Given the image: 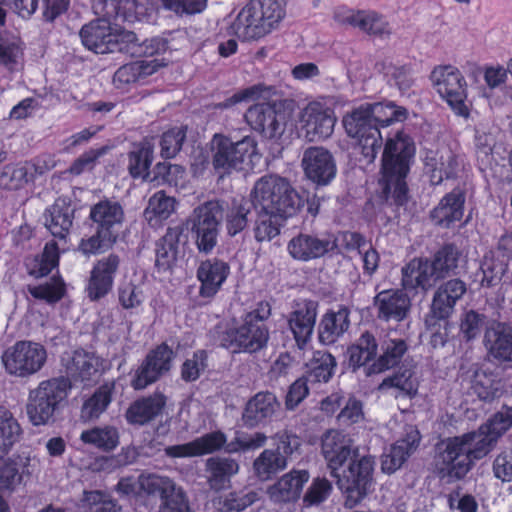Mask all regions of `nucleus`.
I'll use <instances>...</instances> for the list:
<instances>
[{"instance_id":"52","label":"nucleus","mask_w":512,"mask_h":512,"mask_svg":"<svg viewBox=\"0 0 512 512\" xmlns=\"http://www.w3.org/2000/svg\"><path fill=\"white\" fill-rule=\"evenodd\" d=\"M335 366L336 361L331 354L318 351L311 361L309 378L314 382H327Z\"/></svg>"},{"instance_id":"22","label":"nucleus","mask_w":512,"mask_h":512,"mask_svg":"<svg viewBox=\"0 0 512 512\" xmlns=\"http://www.w3.org/2000/svg\"><path fill=\"white\" fill-rule=\"evenodd\" d=\"M309 474L305 470L291 471L267 488V494L274 503H286L299 498Z\"/></svg>"},{"instance_id":"13","label":"nucleus","mask_w":512,"mask_h":512,"mask_svg":"<svg viewBox=\"0 0 512 512\" xmlns=\"http://www.w3.org/2000/svg\"><path fill=\"white\" fill-rule=\"evenodd\" d=\"M140 490L148 494H159L162 504L160 512H192L180 487L168 477L157 474H141L138 478Z\"/></svg>"},{"instance_id":"6","label":"nucleus","mask_w":512,"mask_h":512,"mask_svg":"<svg viewBox=\"0 0 512 512\" xmlns=\"http://www.w3.org/2000/svg\"><path fill=\"white\" fill-rule=\"evenodd\" d=\"M70 388L69 378L56 377L44 380L37 387L31 389L25 409L32 425L48 424L53 419L59 404L67 397Z\"/></svg>"},{"instance_id":"25","label":"nucleus","mask_w":512,"mask_h":512,"mask_svg":"<svg viewBox=\"0 0 512 512\" xmlns=\"http://www.w3.org/2000/svg\"><path fill=\"white\" fill-rule=\"evenodd\" d=\"M317 303L305 301L297 304L296 309L290 314L289 326L294 334L299 347H303L310 339L317 315Z\"/></svg>"},{"instance_id":"49","label":"nucleus","mask_w":512,"mask_h":512,"mask_svg":"<svg viewBox=\"0 0 512 512\" xmlns=\"http://www.w3.org/2000/svg\"><path fill=\"white\" fill-rule=\"evenodd\" d=\"M111 401V389L108 385L101 386L87 401L81 410V418L92 420L98 418Z\"/></svg>"},{"instance_id":"14","label":"nucleus","mask_w":512,"mask_h":512,"mask_svg":"<svg viewBox=\"0 0 512 512\" xmlns=\"http://www.w3.org/2000/svg\"><path fill=\"white\" fill-rule=\"evenodd\" d=\"M300 131L308 142H320L329 138L336 123L333 110L313 101L307 104L299 115Z\"/></svg>"},{"instance_id":"37","label":"nucleus","mask_w":512,"mask_h":512,"mask_svg":"<svg viewBox=\"0 0 512 512\" xmlns=\"http://www.w3.org/2000/svg\"><path fill=\"white\" fill-rule=\"evenodd\" d=\"M407 345L402 339H388L383 344L382 355L370 366L365 368L367 376L379 374L397 365L404 353Z\"/></svg>"},{"instance_id":"31","label":"nucleus","mask_w":512,"mask_h":512,"mask_svg":"<svg viewBox=\"0 0 512 512\" xmlns=\"http://www.w3.org/2000/svg\"><path fill=\"white\" fill-rule=\"evenodd\" d=\"M277 407V399L272 393H258L248 401L242 419L245 425L255 427L264 419L271 417Z\"/></svg>"},{"instance_id":"45","label":"nucleus","mask_w":512,"mask_h":512,"mask_svg":"<svg viewBox=\"0 0 512 512\" xmlns=\"http://www.w3.org/2000/svg\"><path fill=\"white\" fill-rule=\"evenodd\" d=\"M376 351L377 342L375 337L371 333L365 332L357 343L348 349L349 364L354 369L364 366L376 355Z\"/></svg>"},{"instance_id":"29","label":"nucleus","mask_w":512,"mask_h":512,"mask_svg":"<svg viewBox=\"0 0 512 512\" xmlns=\"http://www.w3.org/2000/svg\"><path fill=\"white\" fill-rule=\"evenodd\" d=\"M90 218L97 224V228L117 238L124 219V212L120 204L116 202L101 201L91 209Z\"/></svg>"},{"instance_id":"17","label":"nucleus","mask_w":512,"mask_h":512,"mask_svg":"<svg viewBox=\"0 0 512 512\" xmlns=\"http://www.w3.org/2000/svg\"><path fill=\"white\" fill-rule=\"evenodd\" d=\"M306 177L318 185H327L336 175L332 154L324 147L307 148L301 160Z\"/></svg>"},{"instance_id":"4","label":"nucleus","mask_w":512,"mask_h":512,"mask_svg":"<svg viewBox=\"0 0 512 512\" xmlns=\"http://www.w3.org/2000/svg\"><path fill=\"white\" fill-rule=\"evenodd\" d=\"M251 200L258 212L273 217H292L303 206V200L283 177L265 175L256 181Z\"/></svg>"},{"instance_id":"41","label":"nucleus","mask_w":512,"mask_h":512,"mask_svg":"<svg viewBox=\"0 0 512 512\" xmlns=\"http://www.w3.org/2000/svg\"><path fill=\"white\" fill-rule=\"evenodd\" d=\"M22 434L23 429L14 414L0 405V453H8Z\"/></svg>"},{"instance_id":"60","label":"nucleus","mask_w":512,"mask_h":512,"mask_svg":"<svg viewBox=\"0 0 512 512\" xmlns=\"http://www.w3.org/2000/svg\"><path fill=\"white\" fill-rule=\"evenodd\" d=\"M29 293L41 300H45L48 303H55L59 301L64 295V283L57 278H52L51 281L38 285L28 286Z\"/></svg>"},{"instance_id":"44","label":"nucleus","mask_w":512,"mask_h":512,"mask_svg":"<svg viewBox=\"0 0 512 512\" xmlns=\"http://www.w3.org/2000/svg\"><path fill=\"white\" fill-rule=\"evenodd\" d=\"M153 159V145L148 141L135 145L128 154V170L133 177L148 176V169Z\"/></svg>"},{"instance_id":"59","label":"nucleus","mask_w":512,"mask_h":512,"mask_svg":"<svg viewBox=\"0 0 512 512\" xmlns=\"http://www.w3.org/2000/svg\"><path fill=\"white\" fill-rule=\"evenodd\" d=\"M396 388L405 394L411 395L417 390V380L410 369H404L391 377L385 378L379 385V390Z\"/></svg>"},{"instance_id":"47","label":"nucleus","mask_w":512,"mask_h":512,"mask_svg":"<svg viewBox=\"0 0 512 512\" xmlns=\"http://www.w3.org/2000/svg\"><path fill=\"white\" fill-rule=\"evenodd\" d=\"M472 389L479 399L492 401L501 394L502 384L496 375L479 370L475 372Z\"/></svg>"},{"instance_id":"20","label":"nucleus","mask_w":512,"mask_h":512,"mask_svg":"<svg viewBox=\"0 0 512 512\" xmlns=\"http://www.w3.org/2000/svg\"><path fill=\"white\" fill-rule=\"evenodd\" d=\"M421 435L414 426L405 429V435L393 444L390 450L382 456L381 468L383 472L391 474L397 471L406 460L417 450Z\"/></svg>"},{"instance_id":"7","label":"nucleus","mask_w":512,"mask_h":512,"mask_svg":"<svg viewBox=\"0 0 512 512\" xmlns=\"http://www.w3.org/2000/svg\"><path fill=\"white\" fill-rule=\"evenodd\" d=\"M212 165L219 177L241 168L247 157L256 153V143L250 137L237 142L216 134L211 141Z\"/></svg>"},{"instance_id":"1","label":"nucleus","mask_w":512,"mask_h":512,"mask_svg":"<svg viewBox=\"0 0 512 512\" xmlns=\"http://www.w3.org/2000/svg\"><path fill=\"white\" fill-rule=\"evenodd\" d=\"M407 114L404 107L390 102L363 104L343 116L344 129L350 138L356 140V148L362 155V162L372 163L382 146L379 126L404 121Z\"/></svg>"},{"instance_id":"34","label":"nucleus","mask_w":512,"mask_h":512,"mask_svg":"<svg viewBox=\"0 0 512 512\" xmlns=\"http://www.w3.org/2000/svg\"><path fill=\"white\" fill-rule=\"evenodd\" d=\"M166 404L163 394L156 393L134 402L127 410L126 417L130 423L143 425L161 413Z\"/></svg>"},{"instance_id":"32","label":"nucleus","mask_w":512,"mask_h":512,"mask_svg":"<svg viewBox=\"0 0 512 512\" xmlns=\"http://www.w3.org/2000/svg\"><path fill=\"white\" fill-rule=\"evenodd\" d=\"M229 267L218 260L203 262L198 269V278L201 281L200 293L204 297L213 296L227 277Z\"/></svg>"},{"instance_id":"8","label":"nucleus","mask_w":512,"mask_h":512,"mask_svg":"<svg viewBox=\"0 0 512 512\" xmlns=\"http://www.w3.org/2000/svg\"><path fill=\"white\" fill-rule=\"evenodd\" d=\"M267 317L268 312L264 315H260L259 311L247 313L240 327L226 331L223 344L233 352L254 353L261 350L269 338L267 328L261 323Z\"/></svg>"},{"instance_id":"50","label":"nucleus","mask_w":512,"mask_h":512,"mask_svg":"<svg viewBox=\"0 0 512 512\" xmlns=\"http://www.w3.org/2000/svg\"><path fill=\"white\" fill-rule=\"evenodd\" d=\"M59 251L56 242H49L45 245L40 256L33 259V266L30 268V274L35 277H43L58 266Z\"/></svg>"},{"instance_id":"62","label":"nucleus","mask_w":512,"mask_h":512,"mask_svg":"<svg viewBox=\"0 0 512 512\" xmlns=\"http://www.w3.org/2000/svg\"><path fill=\"white\" fill-rule=\"evenodd\" d=\"M175 206V198L166 195L163 191H159L149 199L146 214H153L160 219H167L175 211Z\"/></svg>"},{"instance_id":"10","label":"nucleus","mask_w":512,"mask_h":512,"mask_svg":"<svg viewBox=\"0 0 512 512\" xmlns=\"http://www.w3.org/2000/svg\"><path fill=\"white\" fill-rule=\"evenodd\" d=\"M223 216V207L218 201H208L193 210L187 220L195 235L200 251L209 252L217 243L218 226Z\"/></svg>"},{"instance_id":"40","label":"nucleus","mask_w":512,"mask_h":512,"mask_svg":"<svg viewBox=\"0 0 512 512\" xmlns=\"http://www.w3.org/2000/svg\"><path fill=\"white\" fill-rule=\"evenodd\" d=\"M180 236L181 231L177 227L169 228L163 236L156 251L155 264L159 271L166 272L175 263Z\"/></svg>"},{"instance_id":"28","label":"nucleus","mask_w":512,"mask_h":512,"mask_svg":"<svg viewBox=\"0 0 512 512\" xmlns=\"http://www.w3.org/2000/svg\"><path fill=\"white\" fill-rule=\"evenodd\" d=\"M100 359L93 353L84 350L74 352L66 364L67 375L75 382L90 383L100 371Z\"/></svg>"},{"instance_id":"36","label":"nucleus","mask_w":512,"mask_h":512,"mask_svg":"<svg viewBox=\"0 0 512 512\" xmlns=\"http://www.w3.org/2000/svg\"><path fill=\"white\" fill-rule=\"evenodd\" d=\"M73 219V209L64 201H56L45 214V226L55 237L63 239L68 234Z\"/></svg>"},{"instance_id":"43","label":"nucleus","mask_w":512,"mask_h":512,"mask_svg":"<svg viewBox=\"0 0 512 512\" xmlns=\"http://www.w3.org/2000/svg\"><path fill=\"white\" fill-rule=\"evenodd\" d=\"M287 467V461L280 451L265 449L253 462L255 475L262 481L269 480L273 475L284 470Z\"/></svg>"},{"instance_id":"56","label":"nucleus","mask_w":512,"mask_h":512,"mask_svg":"<svg viewBox=\"0 0 512 512\" xmlns=\"http://www.w3.org/2000/svg\"><path fill=\"white\" fill-rule=\"evenodd\" d=\"M21 480L18 463L10 458H0V492H12Z\"/></svg>"},{"instance_id":"12","label":"nucleus","mask_w":512,"mask_h":512,"mask_svg":"<svg viewBox=\"0 0 512 512\" xmlns=\"http://www.w3.org/2000/svg\"><path fill=\"white\" fill-rule=\"evenodd\" d=\"M46 359V349L31 341H19L3 355L6 370L10 374L20 377L38 372L45 364Z\"/></svg>"},{"instance_id":"16","label":"nucleus","mask_w":512,"mask_h":512,"mask_svg":"<svg viewBox=\"0 0 512 512\" xmlns=\"http://www.w3.org/2000/svg\"><path fill=\"white\" fill-rule=\"evenodd\" d=\"M321 448L333 477H339L338 470L348 459L358 456L352 438L339 430H328L322 436Z\"/></svg>"},{"instance_id":"3","label":"nucleus","mask_w":512,"mask_h":512,"mask_svg":"<svg viewBox=\"0 0 512 512\" xmlns=\"http://www.w3.org/2000/svg\"><path fill=\"white\" fill-rule=\"evenodd\" d=\"M414 153L413 141L401 131L388 138L385 143L380 184L386 198H392L397 205H402L407 200L405 178Z\"/></svg>"},{"instance_id":"42","label":"nucleus","mask_w":512,"mask_h":512,"mask_svg":"<svg viewBox=\"0 0 512 512\" xmlns=\"http://www.w3.org/2000/svg\"><path fill=\"white\" fill-rule=\"evenodd\" d=\"M346 22L369 35L383 37L391 34L389 23L374 12L357 11L348 16Z\"/></svg>"},{"instance_id":"19","label":"nucleus","mask_w":512,"mask_h":512,"mask_svg":"<svg viewBox=\"0 0 512 512\" xmlns=\"http://www.w3.org/2000/svg\"><path fill=\"white\" fill-rule=\"evenodd\" d=\"M374 306L379 319L400 322L408 316L411 300L404 291L389 289L379 292L374 297Z\"/></svg>"},{"instance_id":"27","label":"nucleus","mask_w":512,"mask_h":512,"mask_svg":"<svg viewBox=\"0 0 512 512\" xmlns=\"http://www.w3.org/2000/svg\"><path fill=\"white\" fill-rule=\"evenodd\" d=\"M485 345L497 360L512 362V326L497 323L485 332Z\"/></svg>"},{"instance_id":"24","label":"nucleus","mask_w":512,"mask_h":512,"mask_svg":"<svg viewBox=\"0 0 512 512\" xmlns=\"http://www.w3.org/2000/svg\"><path fill=\"white\" fill-rule=\"evenodd\" d=\"M82 43L89 50L97 54H105L111 51L113 31L107 19H97L83 26L80 31Z\"/></svg>"},{"instance_id":"46","label":"nucleus","mask_w":512,"mask_h":512,"mask_svg":"<svg viewBox=\"0 0 512 512\" xmlns=\"http://www.w3.org/2000/svg\"><path fill=\"white\" fill-rule=\"evenodd\" d=\"M80 439L85 444H90L99 449L108 451L114 449L118 445L119 435L114 427H95L83 431Z\"/></svg>"},{"instance_id":"48","label":"nucleus","mask_w":512,"mask_h":512,"mask_svg":"<svg viewBox=\"0 0 512 512\" xmlns=\"http://www.w3.org/2000/svg\"><path fill=\"white\" fill-rule=\"evenodd\" d=\"M459 259L460 252L453 245H446L439 250L432 261L438 277L441 279L450 274H455Z\"/></svg>"},{"instance_id":"63","label":"nucleus","mask_w":512,"mask_h":512,"mask_svg":"<svg viewBox=\"0 0 512 512\" xmlns=\"http://www.w3.org/2000/svg\"><path fill=\"white\" fill-rule=\"evenodd\" d=\"M186 138V130L184 128H173L162 135L161 138V155L164 158L174 157L183 145Z\"/></svg>"},{"instance_id":"30","label":"nucleus","mask_w":512,"mask_h":512,"mask_svg":"<svg viewBox=\"0 0 512 512\" xmlns=\"http://www.w3.org/2000/svg\"><path fill=\"white\" fill-rule=\"evenodd\" d=\"M464 194L461 190H453L447 194L431 212L436 224L449 227L452 223L460 221L463 216Z\"/></svg>"},{"instance_id":"58","label":"nucleus","mask_w":512,"mask_h":512,"mask_svg":"<svg viewBox=\"0 0 512 512\" xmlns=\"http://www.w3.org/2000/svg\"><path fill=\"white\" fill-rule=\"evenodd\" d=\"M255 227V237L258 241H269L279 234L281 222L288 217H273L264 212H258Z\"/></svg>"},{"instance_id":"35","label":"nucleus","mask_w":512,"mask_h":512,"mask_svg":"<svg viewBox=\"0 0 512 512\" xmlns=\"http://www.w3.org/2000/svg\"><path fill=\"white\" fill-rule=\"evenodd\" d=\"M426 167L430 175V181L433 185L440 184L444 178H450L454 175L457 161L453 153L449 150L431 152L426 157Z\"/></svg>"},{"instance_id":"61","label":"nucleus","mask_w":512,"mask_h":512,"mask_svg":"<svg viewBox=\"0 0 512 512\" xmlns=\"http://www.w3.org/2000/svg\"><path fill=\"white\" fill-rule=\"evenodd\" d=\"M22 55L21 41L17 36H0V63L12 68Z\"/></svg>"},{"instance_id":"21","label":"nucleus","mask_w":512,"mask_h":512,"mask_svg":"<svg viewBox=\"0 0 512 512\" xmlns=\"http://www.w3.org/2000/svg\"><path fill=\"white\" fill-rule=\"evenodd\" d=\"M466 292V285L460 279H452L442 284L435 292L431 314L426 319L430 325L434 319H447L453 312V308L457 300H459Z\"/></svg>"},{"instance_id":"33","label":"nucleus","mask_w":512,"mask_h":512,"mask_svg":"<svg viewBox=\"0 0 512 512\" xmlns=\"http://www.w3.org/2000/svg\"><path fill=\"white\" fill-rule=\"evenodd\" d=\"M332 248L333 243L328 240L303 234L293 238L288 245L292 257L304 261L321 257Z\"/></svg>"},{"instance_id":"26","label":"nucleus","mask_w":512,"mask_h":512,"mask_svg":"<svg viewBox=\"0 0 512 512\" xmlns=\"http://www.w3.org/2000/svg\"><path fill=\"white\" fill-rule=\"evenodd\" d=\"M225 441L223 433L212 432L189 443L168 446L165 448V453L173 458L200 456L220 449Z\"/></svg>"},{"instance_id":"11","label":"nucleus","mask_w":512,"mask_h":512,"mask_svg":"<svg viewBox=\"0 0 512 512\" xmlns=\"http://www.w3.org/2000/svg\"><path fill=\"white\" fill-rule=\"evenodd\" d=\"M431 81L437 93L446 100L459 116L467 117L469 109L465 104V80L461 73L451 66H440L431 73Z\"/></svg>"},{"instance_id":"57","label":"nucleus","mask_w":512,"mask_h":512,"mask_svg":"<svg viewBox=\"0 0 512 512\" xmlns=\"http://www.w3.org/2000/svg\"><path fill=\"white\" fill-rule=\"evenodd\" d=\"M512 415L510 412H498L479 428L485 432L495 446L498 439L511 427Z\"/></svg>"},{"instance_id":"39","label":"nucleus","mask_w":512,"mask_h":512,"mask_svg":"<svg viewBox=\"0 0 512 512\" xmlns=\"http://www.w3.org/2000/svg\"><path fill=\"white\" fill-rule=\"evenodd\" d=\"M347 309L329 312L323 317L319 328V339L324 344H332L349 327Z\"/></svg>"},{"instance_id":"64","label":"nucleus","mask_w":512,"mask_h":512,"mask_svg":"<svg viewBox=\"0 0 512 512\" xmlns=\"http://www.w3.org/2000/svg\"><path fill=\"white\" fill-rule=\"evenodd\" d=\"M113 42L115 45L111 46V51H119L129 54L132 57H138L141 51H139L138 38L132 31H118L113 32Z\"/></svg>"},{"instance_id":"5","label":"nucleus","mask_w":512,"mask_h":512,"mask_svg":"<svg viewBox=\"0 0 512 512\" xmlns=\"http://www.w3.org/2000/svg\"><path fill=\"white\" fill-rule=\"evenodd\" d=\"M284 16V0H250L239 12L232 29L238 38L255 40L270 33Z\"/></svg>"},{"instance_id":"23","label":"nucleus","mask_w":512,"mask_h":512,"mask_svg":"<svg viewBox=\"0 0 512 512\" xmlns=\"http://www.w3.org/2000/svg\"><path fill=\"white\" fill-rule=\"evenodd\" d=\"M440 278L428 260L413 259L402 269V286L404 289L422 288L428 290Z\"/></svg>"},{"instance_id":"2","label":"nucleus","mask_w":512,"mask_h":512,"mask_svg":"<svg viewBox=\"0 0 512 512\" xmlns=\"http://www.w3.org/2000/svg\"><path fill=\"white\" fill-rule=\"evenodd\" d=\"M494 447L492 440L480 428L447 438L437 446L435 471L442 479H461L475 461L486 457Z\"/></svg>"},{"instance_id":"53","label":"nucleus","mask_w":512,"mask_h":512,"mask_svg":"<svg viewBox=\"0 0 512 512\" xmlns=\"http://www.w3.org/2000/svg\"><path fill=\"white\" fill-rule=\"evenodd\" d=\"M250 206L246 201H233L226 215V228L230 235L234 236L244 230L248 224Z\"/></svg>"},{"instance_id":"15","label":"nucleus","mask_w":512,"mask_h":512,"mask_svg":"<svg viewBox=\"0 0 512 512\" xmlns=\"http://www.w3.org/2000/svg\"><path fill=\"white\" fill-rule=\"evenodd\" d=\"M246 121L256 131L269 139L281 136L286 125V111L280 103H260L250 107Z\"/></svg>"},{"instance_id":"51","label":"nucleus","mask_w":512,"mask_h":512,"mask_svg":"<svg viewBox=\"0 0 512 512\" xmlns=\"http://www.w3.org/2000/svg\"><path fill=\"white\" fill-rule=\"evenodd\" d=\"M28 175L24 165H6L0 171V189L17 191L28 183Z\"/></svg>"},{"instance_id":"55","label":"nucleus","mask_w":512,"mask_h":512,"mask_svg":"<svg viewBox=\"0 0 512 512\" xmlns=\"http://www.w3.org/2000/svg\"><path fill=\"white\" fill-rule=\"evenodd\" d=\"M257 499V493L250 491L246 494L232 492L225 497H218L213 500L214 505L220 511H242Z\"/></svg>"},{"instance_id":"9","label":"nucleus","mask_w":512,"mask_h":512,"mask_svg":"<svg viewBox=\"0 0 512 512\" xmlns=\"http://www.w3.org/2000/svg\"><path fill=\"white\" fill-rule=\"evenodd\" d=\"M374 470V459L363 455L353 457L348 467L339 474L337 484L346 493L345 506H356L367 494Z\"/></svg>"},{"instance_id":"18","label":"nucleus","mask_w":512,"mask_h":512,"mask_svg":"<svg viewBox=\"0 0 512 512\" xmlns=\"http://www.w3.org/2000/svg\"><path fill=\"white\" fill-rule=\"evenodd\" d=\"M172 354V350L166 344H161L151 351L136 371L132 386L140 390L157 381L162 374L170 370Z\"/></svg>"},{"instance_id":"54","label":"nucleus","mask_w":512,"mask_h":512,"mask_svg":"<svg viewBox=\"0 0 512 512\" xmlns=\"http://www.w3.org/2000/svg\"><path fill=\"white\" fill-rule=\"evenodd\" d=\"M116 239L110 233L97 228L94 235L87 239H82L79 244V250L87 256L102 253L110 249L116 242Z\"/></svg>"},{"instance_id":"38","label":"nucleus","mask_w":512,"mask_h":512,"mask_svg":"<svg viewBox=\"0 0 512 512\" xmlns=\"http://www.w3.org/2000/svg\"><path fill=\"white\" fill-rule=\"evenodd\" d=\"M206 467L209 472L208 483L214 490L225 488L230 477L239 470V465L235 460L221 457L207 459Z\"/></svg>"}]
</instances>
